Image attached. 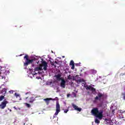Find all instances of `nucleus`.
Returning <instances> with one entry per match:
<instances>
[{
	"label": "nucleus",
	"instance_id": "nucleus-1",
	"mask_svg": "<svg viewBox=\"0 0 125 125\" xmlns=\"http://www.w3.org/2000/svg\"><path fill=\"white\" fill-rule=\"evenodd\" d=\"M91 114L93 116H95L96 118H98L99 120H102L103 118V111L98 110V108H93L91 111Z\"/></svg>",
	"mask_w": 125,
	"mask_h": 125
},
{
	"label": "nucleus",
	"instance_id": "nucleus-2",
	"mask_svg": "<svg viewBox=\"0 0 125 125\" xmlns=\"http://www.w3.org/2000/svg\"><path fill=\"white\" fill-rule=\"evenodd\" d=\"M42 67H43V69L44 71H46V70H47V62H46L43 61L42 62V64H40L39 67H36L35 68L34 71H42Z\"/></svg>",
	"mask_w": 125,
	"mask_h": 125
},
{
	"label": "nucleus",
	"instance_id": "nucleus-3",
	"mask_svg": "<svg viewBox=\"0 0 125 125\" xmlns=\"http://www.w3.org/2000/svg\"><path fill=\"white\" fill-rule=\"evenodd\" d=\"M23 58L24 59H26V62L23 63V66H25V67L29 66V64H32L33 62L35 61V60L34 59H29V56L28 55H26Z\"/></svg>",
	"mask_w": 125,
	"mask_h": 125
},
{
	"label": "nucleus",
	"instance_id": "nucleus-4",
	"mask_svg": "<svg viewBox=\"0 0 125 125\" xmlns=\"http://www.w3.org/2000/svg\"><path fill=\"white\" fill-rule=\"evenodd\" d=\"M56 112L55 113V116H57L59 112H60V104H59V102L58 101L56 102Z\"/></svg>",
	"mask_w": 125,
	"mask_h": 125
},
{
	"label": "nucleus",
	"instance_id": "nucleus-5",
	"mask_svg": "<svg viewBox=\"0 0 125 125\" xmlns=\"http://www.w3.org/2000/svg\"><path fill=\"white\" fill-rule=\"evenodd\" d=\"M8 103V102L6 100H4L0 104V109H4L6 107V104Z\"/></svg>",
	"mask_w": 125,
	"mask_h": 125
},
{
	"label": "nucleus",
	"instance_id": "nucleus-6",
	"mask_svg": "<svg viewBox=\"0 0 125 125\" xmlns=\"http://www.w3.org/2000/svg\"><path fill=\"white\" fill-rule=\"evenodd\" d=\"M97 95L98 96L95 98V100H99L100 101V100H101V98L104 96V94L99 92Z\"/></svg>",
	"mask_w": 125,
	"mask_h": 125
},
{
	"label": "nucleus",
	"instance_id": "nucleus-7",
	"mask_svg": "<svg viewBox=\"0 0 125 125\" xmlns=\"http://www.w3.org/2000/svg\"><path fill=\"white\" fill-rule=\"evenodd\" d=\"M86 89H88L89 90H90V91H92V93H96V89H95L94 87H92L91 85L87 86L86 87Z\"/></svg>",
	"mask_w": 125,
	"mask_h": 125
},
{
	"label": "nucleus",
	"instance_id": "nucleus-8",
	"mask_svg": "<svg viewBox=\"0 0 125 125\" xmlns=\"http://www.w3.org/2000/svg\"><path fill=\"white\" fill-rule=\"evenodd\" d=\"M60 86L61 87H62V88H65L66 87V81H65L64 79H62L61 82L60 83Z\"/></svg>",
	"mask_w": 125,
	"mask_h": 125
},
{
	"label": "nucleus",
	"instance_id": "nucleus-9",
	"mask_svg": "<svg viewBox=\"0 0 125 125\" xmlns=\"http://www.w3.org/2000/svg\"><path fill=\"white\" fill-rule=\"evenodd\" d=\"M104 121L105 125H114V122H113V121L110 119H107L105 118Z\"/></svg>",
	"mask_w": 125,
	"mask_h": 125
},
{
	"label": "nucleus",
	"instance_id": "nucleus-10",
	"mask_svg": "<svg viewBox=\"0 0 125 125\" xmlns=\"http://www.w3.org/2000/svg\"><path fill=\"white\" fill-rule=\"evenodd\" d=\"M72 106L73 108H74V110H76V111H78V112H81V111H82V108H79V107L77 105L74 104H72Z\"/></svg>",
	"mask_w": 125,
	"mask_h": 125
},
{
	"label": "nucleus",
	"instance_id": "nucleus-11",
	"mask_svg": "<svg viewBox=\"0 0 125 125\" xmlns=\"http://www.w3.org/2000/svg\"><path fill=\"white\" fill-rule=\"evenodd\" d=\"M50 100H53L52 98H46V99H44L43 101H45V103L47 105H48V104H49V101H50Z\"/></svg>",
	"mask_w": 125,
	"mask_h": 125
},
{
	"label": "nucleus",
	"instance_id": "nucleus-12",
	"mask_svg": "<svg viewBox=\"0 0 125 125\" xmlns=\"http://www.w3.org/2000/svg\"><path fill=\"white\" fill-rule=\"evenodd\" d=\"M57 79V81H62V79L61 78V74H58L55 76Z\"/></svg>",
	"mask_w": 125,
	"mask_h": 125
},
{
	"label": "nucleus",
	"instance_id": "nucleus-13",
	"mask_svg": "<svg viewBox=\"0 0 125 125\" xmlns=\"http://www.w3.org/2000/svg\"><path fill=\"white\" fill-rule=\"evenodd\" d=\"M50 64L52 65V66H55V63L56 64H58V62H57V61H55V62L53 61L52 62L51 60H50Z\"/></svg>",
	"mask_w": 125,
	"mask_h": 125
},
{
	"label": "nucleus",
	"instance_id": "nucleus-14",
	"mask_svg": "<svg viewBox=\"0 0 125 125\" xmlns=\"http://www.w3.org/2000/svg\"><path fill=\"white\" fill-rule=\"evenodd\" d=\"M35 98L31 97L29 99V103H33V102H34V101H35Z\"/></svg>",
	"mask_w": 125,
	"mask_h": 125
},
{
	"label": "nucleus",
	"instance_id": "nucleus-15",
	"mask_svg": "<svg viewBox=\"0 0 125 125\" xmlns=\"http://www.w3.org/2000/svg\"><path fill=\"white\" fill-rule=\"evenodd\" d=\"M90 72L92 73V74H96V73H97V71H96V70L95 69H91L90 70Z\"/></svg>",
	"mask_w": 125,
	"mask_h": 125
},
{
	"label": "nucleus",
	"instance_id": "nucleus-16",
	"mask_svg": "<svg viewBox=\"0 0 125 125\" xmlns=\"http://www.w3.org/2000/svg\"><path fill=\"white\" fill-rule=\"evenodd\" d=\"M95 123L96 124H100V121H99V120H98V119L96 118L95 119Z\"/></svg>",
	"mask_w": 125,
	"mask_h": 125
},
{
	"label": "nucleus",
	"instance_id": "nucleus-17",
	"mask_svg": "<svg viewBox=\"0 0 125 125\" xmlns=\"http://www.w3.org/2000/svg\"><path fill=\"white\" fill-rule=\"evenodd\" d=\"M75 64V62H74V61L72 60L70 61L69 65L70 66H71L72 65H74Z\"/></svg>",
	"mask_w": 125,
	"mask_h": 125
},
{
	"label": "nucleus",
	"instance_id": "nucleus-18",
	"mask_svg": "<svg viewBox=\"0 0 125 125\" xmlns=\"http://www.w3.org/2000/svg\"><path fill=\"white\" fill-rule=\"evenodd\" d=\"M72 95L73 96V97H77V94H76V93L73 92L72 93Z\"/></svg>",
	"mask_w": 125,
	"mask_h": 125
},
{
	"label": "nucleus",
	"instance_id": "nucleus-19",
	"mask_svg": "<svg viewBox=\"0 0 125 125\" xmlns=\"http://www.w3.org/2000/svg\"><path fill=\"white\" fill-rule=\"evenodd\" d=\"M15 96H16V97L17 98H18V97H19V98H20V95L19 94H18L17 93H15Z\"/></svg>",
	"mask_w": 125,
	"mask_h": 125
},
{
	"label": "nucleus",
	"instance_id": "nucleus-20",
	"mask_svg": "<svg viewBox=\"0 0 125 125\" xmlns=\"http://www.w3.org/2000/svg\"><path fill=\"white\" fill-rule=\"evenodd\" d=\"M4 99V96H0V101H2Z\"/></svg>",
	"mask_w": 125,
	"mask_h": 125
},
{
	"label": "nucleus",
	"instance_id": "nucleus-21",
	"mask_svg": "<svg viewBox=\"0 0 125 125\" xmlns=\"http://www.w3.org/2000/svg\"><path fill=\"white\" fill-rule=\"evenodd\" d=\"M67 79L68 80H72V76H71V75H69L67 76Z\"/></svg>",
	"mask_w": 125,
	"mask_h": 125
},
{
	"label": "nucleus",
	"instance_id": "nucleus-22",
	"mask_svg": "<svg viewBox=\"0 0 125 125\" xmlns=\"http://www.w3.org/2000/svg\"><path fill=\"white\" fill-rule=\"evenodd\" d=\"M25 104H26V106H27L28 108H30L31 107V104H30L28 103H26Z\"/></svg>",
	"mask_w": 125,
	"mask_h": 125
},
{
	"label": "nucleus",
	"instance_id": "nucleus-23",
	"mask_svg": "<svg viewBox=\"0 0 125 125\" xmlns=\"http://www.w3.org/2000/svg\"><path fill=\"white\" fill-rule=\"evenodd\" d=\"M71 66V69H72V70H75V64H72Z\"/></svg>",
	"mask_w": 125,
	"mask_h": 125
},
{
	"label": "nucleus",
	"instance_id": "nucleus-24",
	"mask_svg": "<svg viewBox=\"0 0 125 125\" xmlns=\"http://www.w3.org/2000/svg\"><path fill=\"white\" fill-rule=\"evenodd\" d=\"M122 95L123 96V100H125V93H122Z\"/></svg>",
	"mask_w": 125,
	"mask_h": 125
},
{
	"label": "nucleus",
	"instance_id": "nucleus-25",
	"mask_svg": "<svg viewBox=\"0 0 125 125\" xmlns=\"http://www.w3.org/2000/svg\"><path fill=\"white\" fill-rule=\"evenodd\" d=\"M75 66H77V67L81 66V62H79L78 63H75Z\"/></svg>",
	"mask_w": 125,
	"mask_h": 125
},
{
	"label": "nucleus",
	"instance_id": "nucleus-26",
	"mask_svg": "<svg viewBox=\"0 0 125 125\" xmlns=\"http://www.w3.org/2000/svg\"><path fill=\"white\" fill-rule=\"evenodd\" d=\"M69 111V109H65L64 110V113H67Z\"/></svg>",
	"mask_w": 125,
	"mask_h": 125
},
{
	"label": "nucleus",
	"instance_id": "nucleus-27",
	"mask_svg": "<svg viewBox=\"0 0 125 125\" xmlns=\"http://www.w3.org/2000/svg\"><path fill=\"white\" fill-rule=\"evenodd\" d=\"M52 83H53V82H47V84L50 85V84H52Z\"/></svg>",
	"mask_w": 125,
	"mask_h": 125
},
{
	"label": "nucleus",
	"instance_id": "nucleus-28",
	"mask_svg": "<svg viewBox=\"0 0 125 125\" xmlns=\"http://www.w3.org/2000/svg\"><path fill=\"white\" fill-rule=\"evenodd\" d=\"M9 93H11V94H13V92H14V90H10L9 91Z\"/></svg>",
	"mask_w": 125,
	"mask_h": 125
},
{
	"label": "nucleus",
	"instance_id": "nucleus-29",
	"mask_svg": "<svg viewBox=\"0 0 125 125\" xmlns=\"http://www.w3.org/2000/svg\"><path fill=\"white\" fill-rule=\"evenodd\" d=\"M52 100H53V101L58 100V98L56 97L55 99H52Z\"/></svg>",
	"mask_w": 125,
	"mask_h": 125
},
{
	"label": "nucleus",
	"instance_id": "nucleus-30",
	"mask_svg": "<svg viewBox=\"0 0 125 125\" xmlns=\"http://www.w3.org/2000/svg\"><path fill=\"white\" fill-rule=\"evenodd\" d=\"M3 91H4L5 93H6V90L5 89H4Z\"/></svg>",
	"mask_w": 125,
	"mask_h": 125
},
{
	"label": "nucleus",
	"instance_id": "nucleus-31",
	"mask_svg": "<svg viewBox=\"0 0 125 125\" xmlns=\"http://www.w3.org/2000/svg\"><path fill=\"white\" fill-rule=\"evenodd\" d=\"M67 97H69L70 96V94H67Z\"/></svg>",
	"mask_w": 125,
	"mask_h": 125
},
{
	"label": "nucleus",
	"instance_id": "nucleus-32",
	"mask_svg": "<svg viewBox=\"0 0 125 125\" xmlns=\"http://www.w3.org/2000/svg\"><path fill=\"white\" fill-rule=\"evenodd\" d=\"M28 97L25 98V99H28Z\"/></svg>",
	"mask_w": 125,
	"mask_h": 125
},
{
	"label": "nucleus",
	"instance_id": "nucleus-33",
	"mask_svg": "<svg viewBox=\"0 0 125 125\" xmlns=\"http://www.w3.org/2000/svg\"><path fill=\"white\" fill-rule=\"evenodd\" d=\"M23 55L22 54H21V55H20V56H22Z\"/></svg>",
	"mask_w": 125,
	"mask_h": 125
},
{
	"label": "nucleus",
	"instance_id": "nucleus-34",
	"mask_svg": "<svg viewBox=\"0 0 125 125\" xmlns=\"http://www.w3.org/2000/svg\"><path fill=\"white\" fill-rule=\"evenodd\" d=\"M39 74H41V72H39Z\"/></svg>",
	"mask_w": 125,
	"mask_h": 125
},
{
	"label": "nucleus",
	"instance_id": "nucleus-35",
	"mask_svg": "<svg viewBox=\"0 0 125 125\" xmlns=\"http://www.w3.org/2000/svg\"><path fill=\"white\" fill-rule=\"evenodd\" d=\"M84 85H85V83H84Z\"/></svg>",
	"mask_w": 125,
	"mask_h": 125
},
{
	"label": "nucleus",
	"instance_id": "nucleus-36",
	"mask_svg": "<svg viewBox=\"0 0 125 125\" xmlns=\"http://www.w3.org/2000/svg\"><path fill=\"white\" fill-rule=\"evenodd\" d=\"M123 75H125V74H122V76H123Z\"/></svg>",
	"mask_w": 125,
	"mask_h": 125
},
{
	"label": "nucleus",
	"instance_id": "nucleus-37",
	"mask_svg": "<svg viewBox=\"0 0 125 125\" xmlns=\"http://www.w3.org/2000/svg\"><path fill=\"white\" fill-rule=\"evenodd\" d=\"M28 93H26L25 94H27Z\"/></svg>",
	"mask_w": 125,
	"mask_h": 125
}]
</instances>
